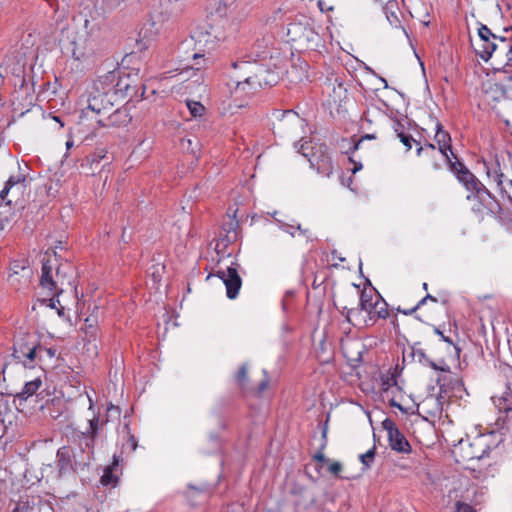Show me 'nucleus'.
I'll return each mask as SVG.
<instances>
[{"mask_svg":"<svg viewBox=\"0 0 512 512\" xmlns=\"http://www.w3.org/2000/svg\"><path fill=\"white\" fill-rule=\"evenodd\" d=\"M435 130L436 133L434 140L438 144V149L441 155L446 156V154L452 153L451 136L446 130H444L443 125L437 119H435Z\"/></svg>","mask_w":512,"mask_h":512,"instance_id":"393cba45","label":"nucleus"},{"mask_svg":"<svg viewBox=\"0 0 512 512\" xmlns=\"http://www.w3.org/2000/svg\"><path fill=\"white\" fill-rule=\"evenodd\" d=\"M94 319L91 317H88L85 319V333L90 335L91 337H94L96 335V328L94 326Z\"/></svg>","mask_w":512,"mask_h":512,"instance_id":"09e8293b","label":"nucleus"},{"mask_svg":"<svg viewBox=\"0 0 512 512\" xmlns=\"http://www.w3.org/2000/svg\"><path fill=\"white\" fill-rule=\"evenodd\" d=\"M417 155L423 156L431 161V166L434 170L441 169V164L437 159L436 147L432 143H425L423 146L417 148Z\"/></svg>","mask_w":512,"mask_h":512,"instance_id":"c85d7f7f","label":"nucleus"},{"mask_svg":"<svg viewBox=\"0 0 512 512\" xmlns=\"http://www.w3.org/2000/svg\"><path fill=\"white\" fill-rule=\"evenodd\" d=\"M39 303H40V305H42V306H46V307L51 308V309H56V308H58V307L56 306V303H58V304H59V300H58V299H55V298L53 297V298H51V299H41V300H39Z\"/></svg>","mask_w":512,"mask_h":512,"instance_id":"864d4df0","label":"nucleus"},{"mask_svg":"<svg viewBox=\"0 0 512 512\" xmlns=\"http://www.w3.org/2000/svg\"><path fill=\"white\" fill-rule=\"evenodd\" d=\"M322 438H323V443L321 445V449L319 452H317L313 456V460L321 462V463H326V462H328V459L325 457V455L322 451L325 449V447L327 445V428L323 429Z\"/></svg>","mask_w":512,"mask_h":512,"instance_id":"a19ab883","label":"nucleus"},{"mask_svg":"<svg viewBox=\"0 0 512 512\" xmlns=\"http://www.w3.org/2000/svg\"><path fill=\"white\" fill-rule=\"evenodd\" d=\"M119 464V460L116 456L113 457L112 465L105 468L103 475L101 476L100 482L104 486L115 487L118 483V477L113 473L115 467Z\"/></svg>","mask_w":512,"mask_h":512,"instance_id":"7c9ffc66","label":"nucleus"},{"mask_svg":"<svg viewBox=\"0 0 512 512\" xmlns=\"http://www.w3.org/2000/svg\"><path fill=\"white\" fill-rule=\"evenodd\" d=\"M300 124L301 120L298 115L292 111H285L279 121L278 129L283 130L288 124Z\"/></svg>","mask_w":512,"mask_h":512,"instance_id":"473e14b6","label":"nucleus"},{"mask_svg":"<svg viewBox=\"0 0 512 512\" xmlns=\"http://www.w3.org/2000/svg\"><path fill=\"white\" fill-rule=\"evenodd\" d=\"M328 470L330 473L338 477L342 470V464L340 462H333L329 465Z\"/></svg>","mask_w":512,"mask_h":512,"instance_id":"5fc2aeb1","label":"nucleus"},{"mask_svg":"<svg viewBox=\"0 0 512 512\" xmlns=\"http://www.w3.org/2000/svg\"><path fill=\"white\" fill-rule=\"evenodd\" d=\"M412 357L416 359L421 364H426L428 362L429 357L426 355L424 349L420 347V343H415L412 347Z\"/></svg>","mask_w":512,"mask_h":512,"instance_id":"e433bc0d","label":"nucleus"},{"mask_svg":"<svg viewBox=\"0 0 512 512\" xmlns=\"http://www.w3.org/2000/svg\"><path fill=\"white\" fill-rule=\"evenodd\" d=\"M6 426L4 424V420H0V439L5 435Z\"/></svg>","mask_w":512,"mask_h":512,"instance_id":"0e129e2a","label":"nucleus"},{"mask_svg":"<svg viewBox=\"0 0 512 512\" xmlns=\"http://www.w3.org/2000/svg\"><path fill=\"white\" fill-rule=\"evenodd\" d=\"M116 75H117V70H114V71L108 72L104 76H101L94 83L96 91L104 93L106 95H109L110 98L115 99V96H114L115 85L114 84H116V80H117Z\"/></svg>","mask_w":512,"mask_h":512,"instance_id":"a878e982","label":"nucleus"},{"mask_svg":"<svg viewBox=\"0 0 512 512\" xmlns=\"http://www.w3.org/2000/svg\"><path fill=\"white\" fill-rule=\"evenodd\" d=\"M85 19L83 29L68 34L69 44L66 47L74 60L85 62L93 58L96 52V40L92 37L93 27Z\"/></svg>","mask_w":512,"mask_h":512,"instance_id":"39448f33","label":"nucleus"},{"mask_svg":"<svg viewBox=\"0 0 512 512\" xmlns=\"http://www.w3.org/2000/svg\"><path fill=\"white\" fill-rule=\"evenodd\" d=\"M208 441L211 444V448L204 450L205 453H211L220 450V438L217 435H210Z\"/></svg>","mask_w":512,"mask_h":512,"instance_id":"49530a36","label":"nucleus"},{"mask_svg":"<svg viewBox=\"0 0 512 512\" xmlns=\"http://www.w3.org/2000/svg\"><path fill=\"white\" fill-rule=\"evenodd\" d=\"M455 177L469 192L468 200H477L489 214L497 215L501 213L502 208L498 200L469 169H465Z\"/></svg>","mask_w":512,"mask_h":512,"instance_id":"f03ea898","label":"nucleus"},{"mask_svg":"<svg viewBox=\"0 0 512 512\" xmlns=\"http://www.w3.org/2000/svg\"><path fill=\"white\" fill-rule=\"evenodd\" d=\"M89 427L85 432H79L76 434V437L82 443L84 449L86 451H92L95 447L96 439L98 438L102 427L105 422L101 421L99 417L93 416V418L88 421Z\"/></svg>","mask_w":512,"mask_h":512,"instance_id":"f3484780","label":"nucleus"},{"mask_svg":"<svg viewBox=\"0 0 512 512\" xmlns=\"http://www.w3.org/2000/svg\"><path fill=\"white\" fill-rule=\"evenodd\" d=\"M397 311L404 314V315H412L413 313H415L417 311V307H412L410 309H401L400 307L397 308Z\"/></svg>","mask_w":512,"mask_h":512,"instance_id":"052dcab7","label":"nucleus"},{"mask_svg":"<svg viewBox=\"0 0 512 512\" xmlns=\"http://www.w3.org/2000/svg\"><path fill=\"white\" fill-rule=\"evenodd\" d=\"M326 90L331 102L335 105L340 104L347 95V89L338 77L328 79L326 83Z\"/></svg>","mask_w":512,"mask_h":512,"instance_id":"b1692460","label":"nucleus"},{"mask_svg":"<svg viewBox=\"0 0 512 512\" xmlns=\"http://www.w3.org/2000/svg\"><path fill=\"white\" fill-rule=\"evenodd\" d=\"M366 312L367 313V318H365L363 320V323L360 327L362 328H368V327H371L373 326L379 319H387L388 316H389V311H388V304L387 302L383 299V297L377 293L376 294V300L373 301V302H369L368 304L364 305L363 307L361 308H347L346 306L343 307V311L341 312L345 318H346V321L350 324H353L354 326H356L355 323L352 322L351 320V315L352 314H360L361 312Z\"/></svg>","mask_w":512,"mask_h":512,"instance_id":"1a4fd4ad","label":"nucleus"},{"mask_svg":"<svg viewBox=\"0 0 512 512\" xmlns=\"http://www.w3.org/2000/svg\"><path fill=\"white\" fill-rule=\"evenodd\" d=\"M502 99H508L506 97V88L503 79L495 83H490L484 91V101L492 108Z\"/></svg>","mask_w":512,"mask_h":512,"instance_id":"412c9836","label":"nucleus"},{"mask_svg":"<svg viewBox=\"0 0 512 512\" xmlns=\"http://www.w3.org/2000/svg\"><path fill=\"white\" fill-rule=\"evenodd\" d=\"M127 445H129L131 451H135V449L137 448V440H136L135 436H133V435L129 436Z\"/></svg>","mask_w":512,"mask_h":512,"instance_id":"bf43d9fd","label":"nucleus"},{"mask_svg":"<svg viewBox=\"0 0 512 512\" xmlns=\"http://www.w3.org/2000/svg\"><path fill=\"white\" fill-rule=\"evenodd\" d=\"M375 455H376V446L375 445L371 449H369L365 454L360 455V461L366 469L371 467V464L374 461Z\"/></svg>","mask_w":512,"mask_h":512,"instance_id":"58836bf2","label":"nucleus"},{"mask_svg":"<svg viewBox=\"0 0 512 512\" xmlns=\"http://www.w3.org/2000/svg\"><path fill=\"white\" fill-rule=\"evenodd\" d=\"M443 157L449 171L453 173L454 176H457L460 172L465 171V169H468V167L453 152L450 154L448 153L446 154V156Z\"/></svg>","mask_w":512,"mask_h":512,"instance_id":"2f4dec72","label":"nucleus"},{"mask_svg":"<svg viewBox=\"0 0 512 512\" xmlns=\"http://www.w3.org/2000/svg\"><path fill=\"white\" fill-rule=\"evenodd\" d=\"M234 69L231 75L232 81L236 84V89L245 93H253L262 87L264 75L267 69L256 61H236L232 63Z\"/></svg>","mask_w":512,"mask_h":512,"instance_id":"f257e3e1","label":"nucleus"},{"mask_svg":"<svg viewBox=\"0 0 512 512\" xmlns=\"http://www.w3.org/2000/svg\"><path fill=\"white\" fill-rule=\"evenodd\" d=\"M104 11H112L119 7L124 0H98Z\"/></svg>","mask_w":512,"mask_h":512,"instance_id":"c03bdc74","label":"nucleus"},{"mask_svg":"<svg viewBox=\"0 0 512 512\" xmlns=\"http://www.w3.org/2000/svg\"><path fill=\"white\" fill-rule=\"evenodd\" d=\"M378 292H373L372 290L367 291L366 289L362 290L360 293V300H359V306L358 308L363 307L364 305L368 304L369 302H373L376 300V294Z\"/></svg>","mask_w":512,"mask_h":512,"instance_id":"ea45409f","label":"nucleus"},{"mask_svg":"<svg viewBox=\"0 0 512 512\" xmlns=\"http://www.w3.org/2000/svg\"><path fill=\"white\" fill-rule=\"evenodd\" d=\"M268 385H269V379L268 378L263 379L258 385L257 393L261 394L262 392H264L267 389Z\"/></svg>","mask_w":512,"mask_h":512,"instance_id":"4d7b16f0","label":"nucleus"},{"mask_svg":"<svg viewBox=\"0 0 512 512\" xmlns=\"http://www.w3.org/2000/svg\"><path fill=\"white\" fill-rule=\"evenodd\" d=\"M10 273L8 281L14 287L20 288L26 286L29 283L31 277V269L24 260H15L10 264Z\"/></svg>","mask_w":512,"mask_h":512,"instance_id":"a211bd4d","label":"nucleus"},{"mask_svg":"<svg viewBox=\"0 0 512 512\" xmlns=\"http://www.w3.org/2000/svg\"><path fill=\"white\" fill-rule=\"evenodd\" d=\"M39 336L34 332L18 330L14 336L12 357L24 368L33 369L39 365Z\"/></svg>","mask_w":512,"mask_h":512,"instance_id":"7ed1b4c3","label":"nucleus"},{"mask_svg":"<svg viewBox=\"0 0 512 512\" xmlns=\"http://www.w3.org/2000/svg\"><path fill=\"white\" fill-rule=\"evenodd\" d=\"M247 372H248L247 364H242L240 366L239 370L237 371V373L235 374V381L241 389H244L247 386V383H248V373Z\"/></svg>","mask_w":512,"mask_h":512,"instance_id":"72a5a7b5","label":"nucleus"},{"mask_svg":"<svg viewBox=\"0 0 512 512\" xmlns=\"http://www.w3.org/2000/svg\"><path fill=\"white\" fill-rule=\"evenodd\" d=\"M113 99L114 98H110L109 95L97 91L92 94L88 100L87 107L81 112L79 122L74 128H70V134L79 136L85 134V122L88 120H94L96 122V119L101 118V115L109 112L113 106Z\"/></svg>","mask_w":512,"mask_h":512,"instance_id":"0eeeda50","label":"nucleus"},{"mask_svg":"<svg viewBox=\"0 0 512 512\" xmlns=\"http://www.w3.org/2000/svg\"><path fill=\"white\" fill-rule=\"evenodd\" d=\"M32 508L29 506V503L26 501H19L16 502L14 505V508L11 510V512H30Z\"/></svg>","mask_w":512,"mask_h":512,"instance_id":"3c124183","label":"nucleus"},{"mask_svg":"<svg viewBox=\"0 0 512 512\" xmlns=\"http://www.w3.org/2000/svg\"><path fill=\"white\" fill-rule=\"evenodd\" d=\"M436 383L439 386V396L435 399L431 397L426 401H434L437 406V410L441 411L442 407L440 399L456 396L457 393L463 389V383L457 375H452L450 372L449 375L438 376Z\"/></svg>","mask_w":512,"mask_h":512,"instance_id":"4468645a","label":"nucleus"},{"mask_svg":"<svg viewBox=\"0 0 512 512\" xmlns=\"http://www.w3.org/2000/svg\"><path fill=\"white\" fill-rule=\"evenodd\" d=\"M390 405H391V406H393V407H397V408H398V409H400L401 411H403V410H404V409H403V407H402L399 403H397L394 399H392V400L390 401Z\"/></svg>","mask_w":512,"mask_h":512,"instance_id":"338daca9","label":"nucleus"},{"mask_svg":"<svg viewBox=\"0 0 512 512\" xmlns=\"http://www.w3.org/2000/svg\"><path fill=\"white\" fill-rule=\"evenodd\" d=\"M382 427L387 432L389 446L393 451L400 454L411 453L410 443L391 418H386L382 422Z\"/></svg>","mask_w":512,"mask_h":512,"instance_id":"2eb2a0df","label":"nucleus"},{"mask_svg":"<svg viewBox=\"0 0 512 512\" xmlns=\"http://www.w3.org/2000/svg\"><path fill=\"white\" fill-rule=\"evenodd\" d=\"M239 264L232 262L226 269H219L216 273H210L206 280L208 281L213 276H217L222 280L226 287V295L229 299L237 298L240 288L242 286V278L238 273Z\"/></svg>","mask_w":512,"mask_h":512,"instance_id":"9b49d317","label":"nucleus"},{"mask_svg":"<svg viewBox=\"0 0 512 512\" xmlns=\"http://www.w3.org/2000/svg\"><path fill=\"white\" fill-rule=\"evenodd\" d=\"M453 512H476V510L465 502L457 501L455 503V510Z\"/></svg>","mask_w":512,"mask_h":512,"instance_id":"de8ad7c7","label":"nucleus"},{"mask_svg":"<svg viewBox=\"0 0 512 512\" xmlns=\"http://www.w3.org/2000/svg\"><path fill=\"white\" fill-rule=\"evenodd\" d=\"M503 82L506 88V97L512 100V75H505Z\"/></svg>","mask_w":512,"mask_h":512,"instance_id":"603ef678","label":"nucleus"},{"mask_svg":"<svg viewBox=\"0 0 512 512\" xmlns=\"http://www.w3.org/2000/svg\"><path fill=\"white\" fill-rule=\"evenodd\" d=\"M239 222L235 216L228 215V219L222 225L223 231L226 233L225 237L221 240L226 246L228 243H233L238 239Z\"/></svg>","mask_w":512,"mask_h":512,"instance_id":"bb28decb","label":"nucleus"},{"mask_svg":"<svg viewBox=\"0 0 512 512\" xmlns=\"http://www.w3.org/2000/svg\"><path fill=\"white\" fill-rule=\"evenodd\" d=\"M498 64H503L505 73L512 72V39L503 38L499 43L496 56L493 57Z\"/></svg>","mask_w":512,"mask_h":512,"instance_id":"aec40b11","label":"nucleus"},{"mask_svg":"<svg viewBox=\"0 0 512 512\" xmlns=\"http://www.w3.org/2000/svg\"><path fill=\"white\" fill-rule=\"evenodd\" d=\"M289 41L309 47L318 38V34L308 22L294 21L287 26Z\"/></svg>","mask_w":512,"mask_h":512,"instance_id":"ddd939ff","label":"nucleus"},{"mask_svg":"<svg viewBox=\"0 0 512 512\" xmlns=\"http://www.w3.org/2000/svg\"><path fill=\"white\" fill-rule=\"evenodd\" d=\"M365 139H375V135L374 134H366V135L362 136L359 140H357L354 143L353 151L359 150L363 140H365Z\"/></svg>","mask_w":512,"mask_h":512,"instance_id":"6e6d98bb","label":"nucleus"},{"mask_svg":"<svg viewBox=\"0 0 512 512\" xmlns=\"http://www.w3.org/2000/svg\"><path fill=\"white\" fill-rule=\"evenodd\" d=\"M485 166L488 178L496 183L502 198L506 197L508 199L509 193H512V178H509L507 174L500 170L498 162H495L491 167L485 163Z\"/></svg>","mask_w":512,"mask_h":512,"instance_id":"6ab92c4d","label":"nucleus"},{"mask_svg":"<svg viewBox=\"0 0 512 512\" xmlns=\"http://www.w3.org/2000/svg\"><path fill=\"white\" fill-rule=\"evenodd\" d=\"M393 128L397 135L400 133V131H403V125L398 120L395 121Z\"/></svg>","mask_w":512,"mask_h":512,"instance_id":"e2e57ef3","label":"nucleus"},{"mask_svg":"<svg viewBox=\"0 0 512 512\" xmlns=\"http://www.w3.org/2000/svg\"><path fill=\"white\" fill-rule=\"evenodd\" d=\"M92 458L93 452L86 451L82 443H80V459H77V454L72 453L70 447H60L56 453L58 477L62 478L71 472L83 471L89 466Z\"/></svg>","mask_w":512,"mask_h":512,"instance_id":"6e6552de","label":"nucleus"},{"mask_svg":"<svg viewBox=\"0 0 512 512\" xmlns=\"http://www.w3.org/2000/svg\"><path fill=\"white\" fill-rule=\"evenodd\" d=\"M397 385V380L394 375H387L381 379V391L387 392L391 387Z\"/></svg>","mask_w":512,"mask_h":512,"instance_id":"37998d69","label":"nucleus"},{"mask_svg":"<svg viewBox=\"0 0 512 512\" xmlns=\"http://www.w3.org/2000/svg\"><path fill=\"white\" fill-rule=\"evenodd\" d=\"M398 138L405 145L407 150L412 148V142H415L417 145H419V142H417L411 135L406 134L404 131H400V133H398Z\"/></svg>","mask_w":512,"mask_h":512,"instance_id":"a18cd8bd","label":"nucleus"},{"mask_svg":"<svg viewBox=\"0 0 512 512\" xmlns=\"http://www.w3.org/2000/svg\"><path fill=\"white\" fill-rule=\"evenodd\" d=\"M444 365H438L436 362L432 361L430 358L428 359V362H426L425 365L431 367L433 370L435 371H442V372H446V373H449L450 372V367L443 363Z\"/></svg>","mask_w":512,"mask_h":512,"instance_id":"8fccbe9b","label":"nucleus"},{"mask_svg":"<svg viewBox=\"0 0 512 512\" xmlns=\"http://www.w3.org/2000/svg\"><path fill=\"white\" fill-rule=\"evenodd\" d=\"M131 121L128 110L126 108H118L112 113L108 114L106 119H96L99 126H123Z\"/></svg>","mask_w":512,"mask_h":512,"instance_id":"5701e85b","label":"nucleus"},{"mask_svg":"<svg viewBox=\"0 0 512 512\" xmlns=\"http://www.w3.org/2000/svg\"><path fill=\"white\" fill-rule=\"evenodd\" d=\"M31 179L23 173L11 175L0 191V207L5 205L12 208L23 207L29 194Z\"/></svg>","mask_w":512,"mask_h":512,"instance_id":"423d86ee","label":"nucleus"},{"mask_svg":"<svg viewBox=\"0 0 512 512\" xmlns=\"http://www.w3.org/2000/svg\"><path fill=\"white\" fill-rule=\"evenodd\" d=\"M311 167L315 168L319 174L330 176L333 172L332 158L325 145H319L309 157Z\"/></svg>","mask_w":512,"mask_h":512,"instance_id":"dca6fc26","label":"nucleus"},{"mask_svg":"<svg viewBox=\"0 0 512 512\" xmlns=\"http://www.w3.org/2000/svg\"><path fill=\"white\" fill-rule=\"evenodd\" d=\"M426 302H427L426 298H425V297H423V298H422V299H421V300H420V301L415 305V307H417V310H418L421 306L425 305V304H426Z\"/></svg>","mask_w":512,"mask_h":512,"instance_id":"774afa93","label":"nucleus"},{"mask_svg":"<svg viewBox=\"0 0 512 512\" xmlns=\"http://www.w3.org/2000/svg\"><path fill=\"white\" fill-rule=\"evenodd\" d=\"M203 57H204V55H202V54L194 53L193 60L195 61L196 69H200V67H201L200 61H205V59H203Z\"/></svg>","mask_w":512,"mask_h":512,"instance_id":"13d9d810","label":"nucleus"},{"mask_svg":"<svg viewBox=\"0 0 512 512\" xmlns=\"http://www.w3.org/2000/svg\"><path fill=\"white\" fill-rule=\"evenodd\" d=\"M434 332H435L436 334H438L439 336H441V338H442V340H443V341L448 342L449 344H453V342H452L451 338L446 337V336H445V335H444V334L439 330V328H435V329H434Z\"/></svg>","mask_w":512,"mask_h":512,"instance_id":"680f3d73","label":"nucleus"},{"mask_svg":"<svg viewBox=\"0 0 512 512\" xmlns=\"http://www.w3.org/2000/svg\"><path fill=\"white\" fill-rule=\"evenodd\" d=\"M458 449L462 461L469 462L472 460H480L488 456L491 448L487 442V438L485 436H479L472 442L461 440Z\"/></svg>","mask_w":512,"mask_h":512,"instance_id":"f8f14e48","label":"nucleus"},{"mask_svg":"<svg viewBox=\"0 0 512 512\" xmlns=\"http://www.w3.org/2000/svg\"><path fill=\"white\" fill-rule=\"evenodd\" d=\"M56 311H57V314L60 317L66 318V316H65V309H64L63 306H60V307L56 308Z\"/></svg>","mask_w":512,"mask_h":512,"instance_id":"69168bd1","label":"nucleus"},{"mask_svg":"<svg viewBox=\"0 0 512 512\" xmlns=\"http://www.w3.org/2000/svg\"><path fill=\"white\" fill-rule=\"evenodd\" d=\"M42 386V380L40 377L35 378L34 380L27 381L21 392L16 394V397L19 400L26 401L29 397L36 394L39 388Z\"/></svg>","mask_w":512,"mask_h":512,"instance_id":"c756f323","label":"nucleus"},{"mask_svg":"<svg viewBox=\"0 0 512 512\" xmlns=\"http://www.w3.org/2000/svg\"><path fill=\"white\" fill-rule=\"evenodd\" d=\"M56 353H57L56 348H54V347L46 348V347H43L39 343V349H38L39 365L43 362L44 356H47L48 358L52 359L56 356Z\"/></svg>","mask_w":512,"mask_h":512,"instance_id":"79ce46f5","label":"nucleus"},{"mask_svg":"<svg viewBox=\"0 0 512 512\" xmlns=\"http://www.w3.org/2000/svg\"><path fill=\"white\" fill-rule=\"evenodd\" d=\"M294 147L298 153L302 154L304 157H306L308 159H309L311 153L314 152L316 149L311 145L310 141H304L303 143L296 142L294 144Z\"/></svg>","mask_w":512,"mask_h":512,"instance_id":"4c0bfd02","label":"nucleus"},{"mask_svg":"<svg viewBox=\"0 0 512 512\" xmlns=\"http://www.w3.org/2000/svg\"><path fill=\"white\" fill-rule=\"evenodd\" d=\"M116 78H117L116 84H114L115 85V90H114L115 98L118 96L122 97V98H124L126 96H132L131 91H134V89H135V85H134L135 79H133L129 73H121L118 70H117Z\"/></svg>","mask_w":512,"mask_h":512,"instance_id":"4be33fe9","label":"nucleus"},{"mask_svg":"<svg viewBox=\"0 0 512 512\" xmlns=\"http://www.w3.org/2000/svg\"><path fill=\"white\" fill-rule=\"evenodd\" d=\"M53 269L54 266L51 261L43 258L40 285L58 297L64 292L66 285L72 284L73 266L68 262L58 264L55 268V274H53Z\"/></svg>","mask_w":512,"mask_h":512,"instance_id":"20e7f679","label":"nucleus"},{"mask_svg":"<svg viewBox=\"0 0 512 512\" xmlns=\"http://www.w3.org/2000/svg\"><path fill=\"white\" fill-rule=\"evenodd\" d=\"M186 106L193 117H200L205 111V107L198 101L187 100Z\"/></svg>","mask_w":512,"mask_h":512,"instance_id":"c9c22d12","label":"nucleus"},{"mask_svg":"<svg viewBox=\"0 0 512 512\" xmlns=\"http://www.w3.org/2000/svg\"><path fill=\"white\" fill-rule=\"evenodd\" d=\"M212 33L210 31H200L197 34V41L198 42H205L206 45H210L209 48H214V46L217 44V42L220 40V38L217 35H213V38H211Z\"/></svg>","mask_w":512,"mask_h":512,"instance_id":"f704fd0d","label":"nucleus"},{"mask_svg":"<svg viewBox=\"0 0 512 512\" xmlns=\"http://www.w3.org/2000/svg\"><path fill=\"white\" fill-rule=\"evenodd\" d=\"M106 149L105 148H97L93 153L89 154L85 158V162L81 164V168L86 174L94 175L95 169L93 165H98L102 159L106 157Z\"/></svg>","mask_w":512,"mask_h":512,"instance_id":"cd10ccee","label":"nucleus"},{"mask_svg":"<svg viewBox=\"0 0 512 512\" xmlns=\"http://www.w3.org/2000/svg\"><path fill=\"white\" fill-rule=\"evenodd\" d=\"M478 37V41L476 43H472V47L476 55H478L483 61L487 62L489 59L496 56L499 43L504 37L497 36L484 24H480L478 28Z\"/></svg>","mask_w":512,"mask_h":512,"instance_id":"9d476101","label":"nucleus"}]
</instances>
